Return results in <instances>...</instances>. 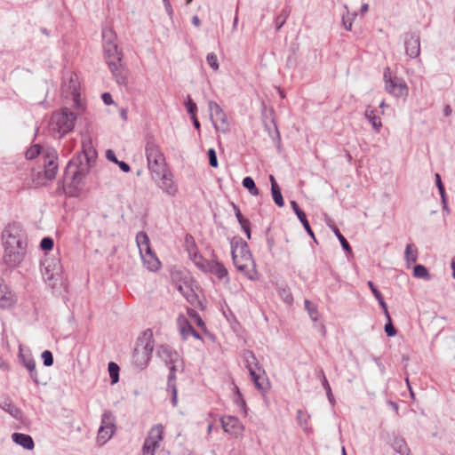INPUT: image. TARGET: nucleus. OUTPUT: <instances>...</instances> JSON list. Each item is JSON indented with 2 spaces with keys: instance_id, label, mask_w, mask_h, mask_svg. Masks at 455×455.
<instances>
[{
  "instance_id": "59",
  "label": "nucleus",
  "mask_w": 455,
  "mask_h": 455,
  "mask_svg": "<svg viewBox=\"0 0 455 455\" xmlns=\"http://www.w3.org/2000/svg\"><path fill=\"white\" fill-rule=\"evenodd\" d=\"M106 157L108 158V160H109L115 164L118 163V160H117L115 153L111 149H108L106 152Z\"/></svg>"
},
{
  "instance_id": "28",
  "label": "nucleus",
  "mask_w": 455,
  "mask_h": 455,
  "mask_svg": "<svg viewBox=\"0 0 455 455\" xmlns=\"http://www.w3.org/2000/svg\"><path fill=\"white\" fill-rule=\"evenodd\" d=\"M178 327L180 332L184 339H187L190 337L191 332L194 328L191 323L188 321V319L184 315H180L177 319Z\"/></svg>"
},
{
  "instance_id": "2",
  "label": "nucleus",
  "mask_w": 455,
  "mask_h": 455,
  "mask_svg": "<svg viewBox=\"0 0 455 455\" xmlns=\"http://www.w3.org/2000/svg\"><path fill=\"white\" fill-rule=\"evenodd\" d=\"M231 254L234 265L237 270L243 273L248 279L256 280L258 277L256 264L249 251L248 244L241 238H234L231 241Z\"/></svg>"
},
{
  "instance_id": "15",
  "label": "nucleus",
  "mask_w": 455,
  "mask_h": 455,
  "mask_svg": "<svg viewBox=\"0 0 455 455\" xmlns=\"http://www.w3.org/2000/svg\"><path fill=\"white\" fill-rule=\"evenodd\" d=\"M157 187L166 195L175 196L178 193V185L174 180L172 172L168 169L152 177Z\"/></svg>"
},
{
  "instance_id": "47",
  "label": "nucleus",
  "mask_w": 455,
  "mask_h": 455,
  "mask_svg": "<svg viewBox=\"0 0 455 455\" xmlns=\"http://www.w3.org/2000/svg\"><path fill=\"white\" fill-rule=\"evenodd\" d=\"M309 418L310 417L308 415H307L306 413H304L302 411H300V410L298 411V420H299V423L303 427V429L305 431H307V419H309Z\"/></svg>"
},
{
  "instance_id": "26",
  "label": "nucleus",
  "mask_w": 455,
  "mask_h": 455,
  "mask_svg": "<svg viewBox=\"0 0 455 455\" xmlns=\"http://www.w3.org/2000/svg\"><path fill=\"white\" fill-rule=\"evenodd\" d=\"M291 206L297 215L298 219L302 223L304 228L307 232V234L313 238V229L310 227V224L307 219L306 213L299 207V204L295 201H291Z\"/></svg>"
},
{
  "instance_id": "18",
  "label": "nucleus",
  "mask_w": 455,
  "mask_h": 455,
  "mask_svg": "<svg viewBox=\"0 0 455 455\" xmlns=\"http://www.w3.org/2000/svg\"><path fill=\"white\" fill-rule=\"evenodd\" d=\"M406 54L411 58H416L420 52L419 37L414 34H408L405 37Z\"/></svg>"
},
{
  "instance_id": "13",
  "label": "nucleus",
  "mask_w": 455,
  "mask_h": 455,
  "mask_svg": "<svg viewBox=\"0 0 455 455\" xmlns=\"http://www.w3.org/2000/svg\"><path fill=\"white\" fill-rule=\"evenodd\" d=\"M164 427L162 424L155 425L150 428L141 449L142 455H155L164 439Z\"/></svg>"
},
{
  "instance_id": "31",
  "label": "nucleus",
  "mask_w": 455,
  "mask_h": 455,
  "mask_svg": "<svg viewBox=\"0 0 455 455\" xmlns=\"http://www.w3.org/2000/svg\"><path fill=\"white\" fill-rule=\"evenodd\" d=\"M188 253L190 259L193 260L196 266L204 272H206L209 267V265L211 264V261L204 259L200 254L197 253V251H195L192 254L191 251L188 249Z\"/></svg>"
},
{
  "instance_id": "46",
  "label": "nucleus",
  "mask_w": 455,
  "mask_h": 455,
  "mask_svg": "<svg viewBox=\"0 0 455 455\" xmlns=\"http://www.w3.org/2000/svg\"><path fill=\"white\" fill-rule=\"evenodd\" d=\"M355 17V13H353V14L347 13V16L343 15L342 23L347 30L352 29L353 20Z\"/></svg>"
},
{
  "instance_id": "64",
  "label": "nucleus",
  "mask_w": 455,
  "mask_h": 455,
  "mask_svg": "<svg viewBox=\"0 0 455 455\" xmlns=\"http://www.w3.org/2000/svg\"><path fill=\"white\" fill-rule=\"evenodd\" d=\"M387 404L395 411H397L398 410V404L395 402H393V400H388L387 402Z\"/></svg>"
},
{
  "instance_id": "54",
  "label": "nucleus",
  "mask_w": 455,
  "mask_h": 455,
  "mask_svg": "<svg viewBox=\"0 0 455 455\" xmlns=\"http://www.w3.org/2000/svg\"><path fill=\"white\" fill-rule=\"evenodd\" d=\"M385 332L388 337H394L396 334V330L392 323V320H387V323L385 325Z\"/></svg>"
},
{
  "instance_id": "38",
  "label": "nucleus",
  "mask_w": 455,
  "mask_h": 455,
  "mask_svg": "<svg viewBox=\"0 0 455 455\" xmlns=\"http://www.w3.org/2000/svg\"><path fill=\"white\" fill-rule=\"evenodd\" d=\"M108 369L111 384L114 385V384L117 383L119 380V371H120L118 364L114 362H110V363H108Z\"/></svg>"
},
{
  "instance_id": "43",
  "label": "nucleus",
  "mask_w": 455,
  "mask_h": 455,
  "mask_svg": "<svg viewBox=\"0 0 455 455\" xmlns=\"http://www.w3.org/2000/svg\"><path fill=\"white\" fill-rule=\"evenodd\" d=\"M188 316L197 324V326L204 328V323L199 314L192 308L188 309Z\"/></svg>"
},
{
  "instance_id": "48",
  "label": "nucleus",
  "mask_w": 455,
  "mask_h": 455,
  "mask_svg": "<svg viewBox=\"0 0 455 455\" xmlns=\"http://www.w3.org/2000/svg\"><path fill=\"white\" fill-rule=\"evenodd\" d=\"M42 358L44 360V364L47 367L49 366H52V363H53V356H52V354L48 351V350H45L43 352L42 354Z\"/></svg>"
},
{
  "instance_id": "27",
  "label": "nucleus",
  "mask_w": 455,
  "mask_h": 455,
  "mask_svg": "<svg viewBox=\"0 0 455 455\" xmlns=\"http://www.w3.org/2000/svg\"><path fill=\"white\" fill-rule=\"evenodd\" d=\"M20 360L22 362L23 365L27 368L29 372L31 379L37 382V372L36 370V362L30 355H25L20 354Z\"/></svg>"
},
{
  "instance_id": "62",
  "label": "nucleus",
  "mask_w": 455,
  "mask_h": 455,
  "mask_svg": "<svg viewBox=\"0 0 455 455\" xmlns=\"http://www.w3.org/2000/svg\"><path fill=\"white\" fill-rule=\"evenodd\" d=\"M116 164L120 167V169L124 172H130V166L128 164H126L125 162H123V161H118V163H116Z\"/></svg>"
},
{
  "instance_id": "33",
  "label": "nucleus",
  "mask_w": 455,
  "mask_h": 455,
  "mask_svg": "<svg viewBox=\"0 0 455 455\" xmlns=\"http://www.w3.org/2000/svg\"><path fill=\"white\" fill-rule=\"evenodd\" d=\"M188 253L190 259L193 260L196 266L204 272H206L209 267V265L211 264V261L204 259L200 254L197 253V251H195L192 254L191 251L188 249Z\"/></svg>"
},
{
  "instance_id": "7",
  "label": "nucleus",
  "mask_w": 455,
  "mask_h": 455,
  "mask_svg": "<svg viewBox=\"0 0 455 455\" xmlns=\"http://www.w3.org/2000/svg\"><path fill=\"white\" fill-rule=\"evenodd\" d=\"M243 359L255 387L260 391L266 390L268 386L266 373L264 369L259 365V363L253 352L244 350L243 353Z\"/></svg>"
},
{
  "instance_id": "30",
  "label": "nucleus",
  "mask_w": 455,
  "mask_h": 455,
  "mask_svg": "<svg viewBox=\"0 0 455 455\" xmlns=\"http://www.w3.org/2000/svg\"><path fill=\"white\" fill-rule=\"evenodd\" d=\"M0 407L13 418L21 419L22 412L20 409L12 404L10 400H4V403L0 404Z\"/></svg>"
},
{
  "instance_id": "57",
  "label": "nucleus",
  "mask_w": 455,
  "mask_h": 455,
  "mask_svg": "<svg viewBox=\"0 0 455 455\" xmlns=\"http://www.w3.org/2000/svg\"><path fill=\"white\" fill-rule=\"evenodd\" d=\"M240 225H241L243 230L244 231V233L246 234V236L248 237V239H250L251 238L250 221L249 220L243 221Z\"/></svg>"
},
{
  "instance_id": "44",
  "label": "nucleus",
  "mask_w": 455,
  "mask_h": 455,
  "mask_svg": "<svg viewBox=\"0 0 455 455\" xmlns=\"http://www.w3.org/2000/svg\"><path fill=\"white\" fill-rule=\"evenodd\" d=\"M206 60H207V63L209 64V66L213 70L219 69L220 66H219L217 55L215 53H213V52L208 53V55L206 57Z\"/></svg>"
},
{
  "instance_id": "35",
  "label": "nucleus",
  "mask_w": 455,
  "mask_h": 455,
  "mask_svg": "<svg viewBox=\"0 0 455 455\" xmlns=\"http://www.w3.org/2000/svg\"><path fill=\"white\" fill-rule=\"evenodd\" d=\"M178 290L187 299L190 304H196L198 301V297L196 292L187 284L178 286Z\"/></svg>"
},
{
  "instance_id": "6",
  "label": "nucleus",
  "mask_w": 455,
  "mask_h": 455,
  "mask_svg": "<svg viewBox=\"0 0 455 455\" xmlns=\"http://www.w3.org/2000/svg\"><path fill=\"white\" fill-rule=\"evenodd\" d=\"M87 170L81 160L72 159L68 162L64 172V182L72 189L70 193L76 194L80 189Z\"/></svg>"
},
{
  "instance_id": "10",
  "label": "nucleus",
  "mask_w": 455,
  "mask_h": 455,
  "mask_svg": "<svg viewBox=\"0 0 455 455\" xmlns=\"http://www.w3.org/2000/svg\"><path fill=\"white\" fill-rule=\"evenodd\" d=\"M383 80L385 91L391 96L406 99L409 95V87L406 82L393 75L389 68H385Z\"/></svg>"
},
{
  "instance_id": "9",
  "label": "nucleus",
  "mask_w": 455,
  "mask_h": 455,
  "mask_svg": "<svg viewBox=\"0 0 455 455\" xmlns=\"http://www.w3.org/2000/svg\"><path fill=\"white\" fill-rule=\"evenodd\" d=\"M62 267L60 260L55 256H45L41 262V273L45 283L54 287L60 279Z\"/></svg>"
},
{
  "instance_id": "55",
  "label": "nucleus",
  "mask_w": 455,
  "mask_h": 455,
  "mask_svg": "<svg viewBox=\"0 0 455 455\" xmlns=\"http://www.w3.org/2000/svg\"><path fill=\"white\" fill-rule=\"evenodd\" d=\"M186 243H187V247H188V250L189 249L192 252V254L196 251V243L194 241V238L188 235L186 236Z\"/></svg>"
},
{
  "instance_id": "5",
  "label": "nucleus",
  "mask_w": 455,
  "mask_h": 455,
  "mask_svg": "<svg viewBox=\"0 0 455 455\" xmlns=\"http://www.w3.org/2000/svg\"><path fill=\"white\" fill-rule=\"evenodd\" d=\"M106 62L118 84H125L126 69L122 62V52L116 44H103Z\"/></svg>"
},
{
  "instance_id": "25",
  "label": "nucleus",
  "mask_w": 455,
  "mask_h": 455,
  "mask_svg": "<svg viewBox=\"0 0 455 455\" xmlns=\"http://www.w3.org/2000/svg\"><path fill=\"white\" fill-rule=\"evenodd\" d=\"M222 426L226 432L232 435H238L243 429L239 420L234 417L224 418L222 419Z\"/></svg>"
},
{
  "instance_id": "49",
  "label": "nucleus",
  "mask_w": 455,
  "mask_h": 455,
  "mask_svg": "<svg viewBox=\"0 0 455 455\" xmlns=\"http://www.w3.org/2000/svg\"><path fill=\"white\" fill-rule=\"evenodd\" d=\"M209 164L212 167H218V159L216 152L213 148L208 150Z\"/></svg>"
},
{
  "instance_id": "22",
  "label": "nucleus",
  "mask_w": 455,
  "mask_h": 455,
  "mask_svg": "<svg viewBox=\"0 0 455 455\" xmlns=\"http://www.w3.org/2000/svg\"><path fill=\"white\" fill-rule=\"evenodd\" d=\"M206 272L213 274L220 280L226 279L227 283L229 281L228 277V273L227 268L217 260H211V264L209 265V267Z\"/></svg>"
},
{
  "instance_id": "63",
  "label": "nucleus",
  "mask_w": 455,
  "mask_h": 455,
  "mask_svg": "<svg viewBox=\"0 0 455 455\" xmlns=\"http://www.w3.org/2000/svg\"><path fill=\"white\" fill-rule=\"evenodd\" d=\"M322 383H323L324 389L326 390V395L330 397L331 395V387L324 377H323Z\"/></svg>"
},
{
  "instance_id": "16",
  "label": "nucleus",
  "mask_w": 455,
  "mask_h": 455,
  "mask_svg": "<svg viewBox=\"0 0 455 455\" xmlns=\"http://www.w3.org/2000/svg\"><path fill=\"white\" fill-rule=\"evenodd\" d=\"M208 105L210 117L214 128L223 133L228 132L229 131V124L220 106L214 101H210Z\"/></svg>"
},
{
  "instance_id": "12",
  "label": "nucleus",
  "mask_w": 455,
  "mask_h": 455,
  "mask_svg": "<svg viewBox=\"0 0 455 455\" xmlns=\"http://www.w3.org/2000/svg\"><path fill=\"white\" fill-rule=\"evenodd\" d=\"M80 82L76 73L67 72L64 75L61 93L66 99H70L74 102V107L79 108L82 107L80 101Z\"/></svg>"
},
{
  "instance_id": "37",
  "label": "nucleus",
  "mask_w": 455,
  "mask_h": 455,
  "mask_svg": "<svg viewBox=\"0 0 455 455\" xmlns=\"http://www.w3.org/2000/svg\"><path fill=\"white\" fill-rule=\"evenodd\" d=\"M404 257H405L407 263H409V264L414 263L417 261L418 251L413 244H411V243L407 244L405 252H404Z\"/></svg>"
},
{
  "instance_id": "41",
  "label": "nucleus",
  "mask_w": 455,
  "mask_h": 455,
  "mask_svg": "<svg viewBox=\"0 0 455 455\" xmlns=\"http://www.w3.org/2000/svg\"><path fill=\"white\" fill-rule=\"evenodd\" d=\"M243 186L247 188L252 196H258L259 194L253 179L251 177H245L243 180Z\"/></svg>"
},
{
  "instance_id": "53",
  "label": "nucleus",
  "mask_w": 455,
  "mask_h": 455,
  "mask_svg": "<svg viewBox=\"0 0 455 455\" xmlns=\"http://www.w3.org/2000/svg\"><path fill=\"white\" fill-rule=\"evenodd\" d=\"M40 247L45 251L52 249L53 240L51 237L43 238L40 243Z\"/></svg>"
},
{
  "instance_id": "3",
  "label": "nucleus",
  "mask_w": 455,
  "mask_h": 455,
  "mask_svg": "<svg viewBox=\"0 0 455 455\" xmlns=\"http://www.w3.org/2000/svg\"><path fill=\"white\" fill-rule=\"evenodd\" d=\"M155 341L150 330L145 331L137 339L136 347L132 355V364L142 370L146 368L150 361L154 350Z\"/></svg>"
},
{
  "instance_id": "34",
  "label": "nucleus",
  "mask_w": 455,
  "mask_h": 455,
  "mask_svg": "<svg viewBox=\"0 0 455 455\" xmlns=\"http://www.w3.org/2000/svg\"><path fill=\"white\" fill-rule=\"evenodd\" d=\"M144 266L149 271H156L159 269L161 263L156 254L153 252L150 255L146 256L142 259Z\"/></svg>"
},
{
  "instance_id": "36",
  "label": "nucleus",
  "mask_w": 455,
  "mask_h": 455,
  "mask_svg": "<svg viewBox=\"0 0 455 455\" xmlns=\"http://www.w3.org/2000/svg\"><path fill=\"white\" fill-rule=\"evenodd\" d=\"M393 448L400 455H411L406 442L402 438H396L394 440Z\"/></svg>"
},
{
  "instance_id": "56",
  "label": "nucleus",
  "mask_w": 455,
  "mask_h": 455,
  "mask_svg": "<svg viewBox=\"0 0 455 455\" xmlns=\"http://www.w3.org/2000/svg\"><path fill=\"white\" fill-rule=\"evenodd\" d=\"M379 306L381 307V308L383 309V312H384V315L387 318V320H389L390 321V315H389V312L387 310V306L386 304V302L384 301V299H380L378 300Z\"/></svg>"
},
{
  "instance_id": "39",
  "label": "nucleus",
  "mask_w": 455,
  "mask_h": 455,
  "mask_svg": "<svg viewBox=\"0 0 455 455\" xmlns=\"http://www.w3.org/2000/svg\"><path fill=\"white\" fill-rule=\"evenodd\" d=\"M413 275L416 278L428 280L430 279V275L427 267L423 265H416L413 269Z\"/></svg>"
},
{
  "instance_id": "29",
  "label": "nucleus",
  "mask_w": 455,
  "mask_h": 455,
  "mask_svg": "<svg viewBox=\"0 0 455 455\" xmlns=\"http://www.w3.org/2000/svg\"><path fill=\"white\" fill-rule=\"evenodd\" d=\"M269 179L271 182V193L273 200L277 206L282 207L284 204V201L281 193V189L277 185L274 176L271 175Z\"/></svg>"
},
{
  "instance_id": "1",
  "label": "nucleus",
  "mask_w": 455,
  "mask_h": 455,
  "mask_svg": "<svg viewBox=\"0 0 455 455\" xmlns=\"http://www.w3.org/2000/svg\"><path fill=\"white\" fill-rule=\"evenodd\" d=\"M4 261L10 267L19 266L27 252V235L20 223L9 224L3 230Z\"/></svg>"
},
{
  "instance_id": "50",
  "label": "nucleus",
  "mask_w": 455,
  "mask_h": 455,
  "mask_svg": "<svg viewBox=\"0 0 455 455\" xmlns=\"http://www.w3.org/2000/svg\"><path fill=\"white\" fill-rule=\"evenodd\" d=\"M287 16H288V14L286 13V12L283 11V12L276 18V20H275L276 30H279L283 26V24L286 21Z\"/></svg>"
},
{
  "instance_id": "11",
  "label": "nucleus",
  "mask_w": 455,
  "mask_h": 455,
  "mask_svg": "<svg viewBox=\"0 0 455 455\" xmlns=\"http://www.w3.org/2000/svg\"><path fill=\"white\" fill-rule=\"evenodd\" d=\"M145 149L152 177L168 170L164 156L155 142L148 141Z\"/></svg>"
},
{
  "instance_id": "52",
  "label": "nucleus",
  "mask_w": 455,
  "mask_h": 455,
  "mask_svg": "<svg viewBox=\"0 0 455 455\" xmlns=\"http://www.w3.org/2000/svg\"><path fill=\"white\" fill-rule=\"evenodd\" d=\"M435 182H436V186L438 188L440 196L442 197V201H444V198L446 197L444 187L442 183L441 177L438 173L435 174Z\"/></svg>"
},
{
  "instance_id": "42",
  "label": "nucleus",
  "mask_w": 455,
  "mask_h": 455,
  "mask_svg": "<svg viewBox=\"0 0 455 455\" xmlns=\"http://www.w3.org/2000/svg\"><path fill=\"white\" fill-rule=\"evenodd\" d=\"M41 153V146L38 144H35L31 146L27 151H26V158L32 160L36 158L39 154Z\"/></svg>"
},
{
  "instance_id": "17",
  "label": "nucleus",
  "mask_w": 455,
  "mask_h": 455,
  "mask_svg": "<svg viewBox=\"0 0 455 455\" xmlns=\"http://www.w3.org/2000/svg\"><path fill=\"white\" fill-rule=\"evenodd\" d=\"M18 301V298L13 293L5 282L0 277V307L12 308Z\"/></svg>"
},
{
  "instance_id": "23",
  "label": "nucleus",
  "mask_w": 455,
  "mask_h": 455,
  "mask_svg": "<svg viewBox=\"0 0 455 455\" xmlns=\"http://www.w3.org/2000/svg\"><path fill=\"white\" fill-rule=\"evenodd\" d=\"M12 440L26 450H33L35 447L34 441L29 435L22 433H13L12 435Z\"/></svg>"
},
{
  "instance_id": "21",
  "label": "nucleus",
  "mask_w": 455,
  "mask_h": 455,
  "mask_svg": "<svg viewBox=\"0 0 455 455\" xmlns=\"http://www.w3.org/2000/svg\"><path fill=\"white\" fill-rule=\"evenodd\" d=\"M364 117L371 124L373 130L379 133L382 127V122L380 117L376 115V109L371 106L366 107Z\"/></svg>"
},
{
  "instance_id": "61",
  "label": "nucleus",
  "mask_w": 455,
  "mask_h": 455,
  "mask_svg": "<svg viewBox=\"0 0 455 455\" xmlns=\"http://www.w3.org/2000/svg\"><path fill=\"white\" fill-rule=\"evenodd\" d=\"M282 296L286 303L291 304L292 302V296L290 292L283 290Z\"/></svg>"
},
{
  "instance_id": "45",
  "label": "nucleus",
  "mask_w": 455,
  "mask_h": 455,
  "mask_svg": "<svg viewBox=\"0 0 455 455\" xmlns=\"http://www.w3.org/2000/svg\"><path fill=\"white\" fill-rule=\"evenodd\" d=\"M333 230L338 239L339 240L343 249L347 251H350L351 248L346 238L340 234L338 228H334Z\"/></svg>"
},
{
  "instance_id": "51",
  "label": "nucleus",
  "mask_w": 455,
  "mask_h": 455,
  "mask_svg": "<svg viewBox=\"0 0 455 455\" xmlns=\"http://www.w3.org/2000/svg\"><path fill=\"white\" fill-rule=\"evenodd\" d=\"M186 107L188 109V112L191 115V116H196V112L197 110L196 104L193 102L191 98L188 96V101L186 102Z\"/></svg>"
},
{
  "instance_id": "40",
  "label": "nucleus",
  "mask_w": 455,
  "mask_h": 455,
  "mask_svg": "<svg viewBox=\"0 0 455 455\" xmlns=\"http://www.w3.org/2000/svg\"><path fill=\"white\" fill-rule=\"evenodd\" d=\"M102 38H103V44H116V33L108 28H106L102 30Z\"/></svg>"
},
{
  "instance_id": "24",
  "label": "nucleus",
  "mask_w": 455,
  "mask_h": 455,
  "mask_svg": "<svg viewBox=\"0 0 455 455\" xmlns=\"http://www.w3.org/2000/svg\"><path fill=\"white\" fill-rule=\"evenodd\" d=\"M82 149L84 157L86 159L87 165L89 166L91 163L94 162L97 158V151L94 148L91 139L83 140Z\"/></svg>"
},
{
  "instance_id": "8",
  "label": "nucleus",
  "mask_w": 455,
  "mask_h": 455,
  "mask_svg": "<svg viewBox=\"0 0 455 455\" xmlns=\"http://www.w3.org/2000/svg\"><path fill=\"white\" fill-rule=\"evenodd\" d=\"M76 115L68 108H62L60 111L52 114L51 118V129L60 137L73 131Z\"/></svg>"
},
{
  "instance_id": "32",
  "label": "nucleus",
  "mask_w": 455,
  "mask_h": 455,
  "mask_svg": "<svg viewBox=\"0 0 455 455\" xmlns=\"http://www.w3.org/2000/svg\"><path fill=\"white\" fill-rule=\"evenodd\" d=\"M188 253L190 259L193 260L196 266L204 272H206L209 267V265L211 264V261L204 259L200 254L197 253V251H195L192 254L191 251L188 249Z\"/></svg>"
},
{
  "instance_id": "19",
  "label": "nucleus",
  "mask_w": 455,
  "mask_h": 455,
  "mask_svg": "<svg viewBox=\"0 0 455 455\" xmlns=\"http://www.w3.org/2000/svg\"><path fill=\"white\" fill-rule=\"evenodd\" d=\"M45 156L44 175L47 180H52L56 177L58 171V164L55 163L57 156L54 150L47 151Z\"/></svg>"
},
{
  "instance_id": "4",
  "label": "nucleus",
  "mask_w": 455,
  "mask_h": 455,
  "mask_svg": "<svg viewBox=\"0 0 455 455\" xmlns=\"http://www.w3.org/2000/svg\"><path fill=\"white\" fill-rule=\"evenodd\" d=\"M157 355L165 363L170 370L168 391H171L172 398H176L177 389L173 381L175 379V372L182 366V361L179 354L167 345H162L158 347Z\"/></svg>"
},
{
  "instance_id": "14",
  "label": "nucleus",
  "mask_w": 455,
  "mask_h": 455,
  "mask_svg": "<svg viewBox=\"0 0 455 455\" xmlns=\"http://www.w3.org/2000/svg\"><path fill=\"white\" fill-rule=\"evenodd\" d=\"M116 429V420L113 414L108 411H105L98 431L97 442L100 444L106 443L114 435Z\"/></svg>"
},
{
  "instance_id": "58",
  "label": "nucleus",
  "mask_w": 455,
  "mask_h": 455,
  "mask_svg": "<svg viewBox=\"0 0 455 455\" xmlns=\"http://www.w3.org/2000/svg\"><path fill=\"white\" fill-rule=\"evenodd\" d=\"M102 100L106 105H111L113 103L112 96L109 92H104L101 95Z\"/></svg>"
},
{
  "instance_id": "60",
  "label": "nucleus",
  "mask_w": 455,
  "mask_h": 455,
  "mask_svg": "<svg viewBox=\"0 0 455 455\" xmlns=\"http://www.w3.org/2000/svg\"><path fill=\"white\" fill-rule=\"evenodd\" d=\"M235 217L239 222V224L243 223V221H247L248 220L247 219H244L243 216L242 215L240 210L235 206Z\"/></svg>"
},
{
  "instance_id": "20",
  "label": "nucleus",
  "mask_w": 455,
  "mask_h": 455,
  "mask_svg": "<svg viewBox=\"0 0 455 455\" xmlns=\"http://www.w3.org/2000/svg\"><path fill=\"white\" fill-rule=\"evenodd\" d=\"M136 243L141 259H144L146 256L153 253V251L151 250L150 247L149 237L145 232L141 231L137 234Z\"/></svg>"
}]
</instances>
